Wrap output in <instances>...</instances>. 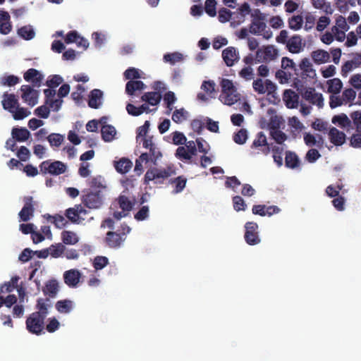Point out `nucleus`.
I'll use <instances>...</instances> for the list:
<instances>
[{"label": "nucleus", "mask_w": 361, "mask_h": 361, "mask_svg": "<svg viewBox=\"0 0 361 361\" xmlns=\"http://www.w3.org/2000/svg\"><path fill=\"white\" fill-rule=\"evenodd\" d=\"M18 34L25 40H30L35 35V31L30 25H25L21 27L18 30Z\"/></svg>", "instance_id": "43"}, {"label": "nucleus", "mask_w": 361, "mask_h": 361, "mask_svg": "<svg viewBox=\"0 0 361 361\" xmlns=\"http://www.w3.org/2000/svg\"><path fill=\"white\" fill-rule=\"evenodd\" d=\"M16 155L20 161H26L30 157V152L26 147L21 146L18 150Z\"/></svg>", "instance_id": "64"}, {"label": "nucleus", "mask_w": 361, "mask_h": 361, "mask_svg": "<svg viewBox=\"0 0 361 361\" xmlns=\"http://www.w3.org/2000/svg\"><path fill=\"white\" fill-rule=\"evenodd\" d=\"M330 142L336 146H341L345 142V134L338 130L336 128L332 127L329 131Z\"/></svg>", "instance_id": "23"}, {"label": "nucleus", "mask_w": 361, "mask_h": 361, "mask_svg": "<svg viewBox=\"0 0 361 361\" xmlns=\"http://www.w3.org/2000/svg\"><path fill=\"white\" fill-rule=\"evenodd\" d=\"M124 77L127 80H137L140 78L138 69L135 68H129L124 72Z\"/></svg>", "instance_id": "59"}, {"label": "nucleus", "mask_w": 361, "mask_h": 361, "mask_svg": "<svg viewBox=\"0 0 361 361\" xmlns=\"http://www.w3.org/2000/svg\"><path fill=\"white\" fill-rule=\"evenodd\" d=\"M20 81V78L13 75H5L1 78V85L4 86H14Z\"/></svg>", "instance_id": "52"}, {"label": "nucleus", "mask_w": 361, "mask_h": 361, "mask_svg": "<svg viewBox=\"0 0 361 361\" xmlns=\"http://www.w3.org/2000/svg\"><path fill=\"white\" fill-rule=\"evenodd\" d=\"M133 163L128 158H121L120 160L114 162L116 170L122 174L126 173L132 168Z\"/></svg>", "instance_id": "37"}, {"label": "nucleus", "mask_w": 361, "mask_h": 361, "mask_svg": "<svg viewBox=\"0 0 361 361\" xmlns=\"http://www.w3.org/2000/svg\"><path fill=\"white\" fill-rule=\"evenodd\" d=\"M288 49L293 54H298L302 50V39L300 36L292 37L286 44Z\"/></svg>", "instance_id": "36"}, {"label": "nucleus", "mask_w": 361, "mask_h": 361, "mask_svg": "<svg viewBox=\"0 0 361 361\" xmlns=\"http://www.w3.org/2000/svg\"><path fill=\"white\" fill-rule=\"evenodd\" d=\"M88 212L81 204H75L73 207L66 210L65 215L73 224H81L85 220Z\"/></svg>", "instance_id": "8"}, {"label": "nucleus", "mask_w": 361, "mask_h": 361, "mask_svg": "<svg viewBox=\"0 0 361 361\" xmlns=\"http://www.w3.org/2000/svg\"><path fill=\"white\" fill-rule=\"evenodd\" d=\"M331 122L341 128L345 129L348 133L350 132V130L354 129L352 121L343 113L334 116Z\"/></svg>", "instance_id": "19"}, {"label": "nucleus", "mask_w": 361, "mask_h": 361, "mask_svg": "<svg viewBox=\"0 0 361 361\" xmlns=\"http://www.w3.org/2000/svg\"><path fill=\"white\" fill-rule=\"evenodd\" d=\"M63 80L59 75H51L46 82V85L49 87L54 89L63 82Z\"/></svg>", "instance_id": "57"}, {"label": "nucleus", "mask_w": 361, "mask_h": 361, "mask_svg": "<svg viewBox=\"0 0 361 361\" xmlns=\"http://www.w3.org/2000/svg\"><path fill=\"white\" fill-rule=\"evenodd\" d=\"M311 56L314 62L317 64L324 63L330 60L329 53L323 49H318L312 51Z\"/></svg>", "instance_id": "33"}, {"label": "nucleus", "mask_w": 361, "mask_h": 361, "mask_svg": "<svg viewBox=\"0 0 361 361\" xmlns=\"http://www.w3.org/2000/svg\"><path fill=\"white\" fill-rule=\"evenodd\" d=\"M149 153L145 152L142 153L140 156V159L142 161H145L147 163L149 161L152 162L154 165L157 164V161L161 159L163 154L160 151L159 148L155 145L152 147L148 149Z\"/></svg>", "instance_id": "17"}, {"label": "nucleus", "mask_w": 361, "mask_h": 361, "mask_svg": "<svg viewBox=\"0 0 361 361\" xmlns=\"http://www.w3.org/2000/svg\"><path fill=\"white\" fill-rule=\"evenodd\" d=\"M176 173V169L173 164H168L164 168L152 167L145 175V182L148 183L154 181L156 184H162L168 178Z\"/></svg>", "instance_id": "1"}, {"label": "nucleus", "mask_w": 361, "mask_h": 361, "mask_svg": "<svg viewBox=\"0 0 361 361\" xmlns=\"http://www.w3.org/2000/svg\"><path fill=\"white\" fill-rule=\"evenodd\" d=\"M303 18L301 16H293L288 20V26L291 30H298L302 27Z\"/></svg>", "instance_id": "50"}, {"label": "nucleus", "mask_w": 361, "mask_h": 361, "mask_svg": "<svg viewBox=\"0 0 361 361\" xmlns=\"http://www.w3.org/2000/svg\"><path fill=\"white\" fill-rule=\"evenodd\" d=\"M300 161L295 152L286 151L285 156V166L287 168L295 169L300 166Z\"/></svg>", "instance_id": "31"}, {"label": "nucleus", "mask_w": 361, "mask_h": 361, "mask_svg": "<svg viewBox=\"0 0 361 361\" xmlns=\"http://www.w3.org/2000/svg\"><path fill=\"white\" fill-rule=\"evenodd\" d=\"M81 200L86 207L97 209L104 204V196L100 190H88L82 195Z\"/></svg>", "instance_id": "5"}, {"label": "nucleus", "mask_w": 361, "mask_h": 361, "mask_svg": "<svg viewBox=\"0 0 361 361\" xmlns=\"http://www.w3.org/2000/svg\"><path fill=\"white\" fill-rule=\"evenodd\" d=\"M188 117V112L185 111L183 108L180 109H176L173 111L172 114V120L176 123H180L184 121H186Z\"/></svg>", "instance_id": "47"}, {"label": "nucleus", "mask_w": 361, "mask_h": 361, "mask_svg": "<svg viewBox=\"0 0 361 361\" xmlns=\"http://www.w3.org/2000/svg\"><path fill=\"white\" fill-rule=\"evenodd\" d=\"M149 216V207L142 206L139 211L134 215V218L137 221H144Z\"/></svg>", "instance_id": "62"}, {"label": "nucleus", "mask_w": 361, "mask_h": 361, "mask_svg": "<svg viewBox=\"0 0 361 361\" xmlns=\"http://www.w3.org/2000/svg\"><path fill=\"white\" fill-rule=\"evenodd\" d=\"M103 92L99 89H94L89 95L88 106L92 109H98L102 104Z\"/></svg>", "instance_id": "25"}, {"label": "nucleus", "mask_w": 361, "mask_h": 361, "mask_svg": "<svg viewBox=\"0 0 361 361\" xmlns=\"http://www.w3.org/2000/svg\"><path fill=\"white\" fill-rule=\"evenodd\" d=\"M222 58L226 65L228 67L233 66L235 62L239 59L238 53L233 47H228L223 50Z\"/></svg>", "instance_id": "20"}, {"label": "nucleus", "mask_w": 361, "mask_h": 361, "mask_svg": "<svg viewBox=\"0 0 361 361\" xmlns=\"http://www.w3.org/2000/svg\"><path fill=\"white\" fill-rule=\"evenodd\" d=\"M232 14L233 13L230 10L226 8H222L219 11V20L221 23L228 22L231 20Z\"/></svg>", "instance_id": "61"}, {"label": "nucleus", "mask_w": 361, "mask_h": 361, "mask_svg": "<svg viewBox=\"0 0 361 361\" xmlns=\"http://www.w3.org/2000/svg\"><path fill=\"white\" fill-rule=\"evenodd\" d=\"M328 92L333 94H338L341 92L343 83L339 78H334L327 81Z\"/></svg>", "instance_id": "40"}, {"label": "nucleus", "mask_w": 361, "mask_h": 361, "mask_svg": "<svg viewBox=\"0 0 361 361\" xmlns=\"http://www.w3.org/2000/svg\"><path fill=\"white\" fill-rule=\"evenodd\" d=\"M39 169L42 174L49 173L53 176H59L65 173L66 165L60 161L51 162L50 160H47L39 164Z\"/></svg>", "instance_id": "6"}, {"label": "nucleus", "mask_w": 361, "mask_h": 361, "mask_svg": "<svg viewBox=\"0 0 361 361\" xmlns=\"http://www.w3.org/2000/svg\"><path fill=\"white\" fill-rule=\"evenodd\" d=\"M252 87L254 90L258 94H267L269 100L273 103L278 99L276 95V85L270 80L264 81L261 78L255 80L252 82Z\"/></svg>", "instance_id": "4"}, {"label": "nucleus", "mask_w": 361, "mask_h": 361, "mask_svg": "<svg viewBox=\"0 0 361 361\" xmlns=\"http://www.w3.org/2000/svg\"><path fill=\"white\" fill-rule=\"evenodd\" d=\"M11 114L15 120H23L30 114V111L26 108L20 107L18 105Z\"/></svg>", "instance_id": "51"}, {"label": "nucleus", "mask_w": 361, "mask_h": 361, "mask_svg": "<svg viewBox=\"0 0 361 361\" xmlns=\"http://www.w3.org/2000/svg\"><path fill=\"white\" fill-rule=\"evenodd\" d=\"M270 135L279 145L283 144L287 140V135L276 127L271 128Z\"/></svg>", "instance_id": "39"}, {"label": "nucleus", "mask_w": 361, "mask_h": 361, "mask_svg": "<svg viewBox=\"0 0 361 361\" xmlns=\"http://www.w3.org/2000/svg\"><path fill=\"white\" fill-rule=\"evenodd\" d=\"M279 55L278 50L273 45L264 46L256 51L255 61L261 62H269L275 60Z\"/></svg>", "instance_id": "9"}, {"label": "nucleus", "mask_w": 361, "mask_h": 361, "mask_svg": "<svg viewBox=\"0 0 361 361\" xmlns=\"http://www.w3.org/2000/svg\"><path fill=\"white\" fill-rule=\"evenodd\" d=\"M255 13L259 14L257 18V19L253 20L250 27V32L254 35H257L264 31L267 27L266 24L261 21L264 20L263 14L258 9L255 11Z\"/></svg>", "instance_id": "24"}, {"label": "nucleus", "mask_w": 361, "mask_h": 361, "mask_svg": "<svg viewBox=\"0 0 361 361\" xmlns=\"http://www.w3.org/2000/svg\"><path fill=\"white\" fill-rule=\"evenodd\" d=\"M299 69L301 73L298 75L302 80L310 81L316 77V71L312 67V64L307 58L301 60L299 64Z\"/></svg>", "instance_id": "13"}, {"label": "nucleus", "mask_w": 361, "mask_h": 361, "mask_svg": "<svg viewBox=\"0 0 361 361\" xmlns=\"http://www.w3.org/2000/svg\"><path fill=\"white\" fill-rule=\"evenodd\" d=\"M116 202L121 210L129 213L136 203V197L129 191L123 190L116 199Z\"/></svg>", "instance_id": "10"}, {"label": "nucleus", "mask_w": 361, "mask_h": 361, "mask_svg": "<svg viewBox=\"0 0 361 361\" xmlns=\"http://www.w3.org/2000/svg\"><path fill=\"white\" fill-rule=\"evenodd\" d=\"M25 80L32 83L33 86L39 87L43 80V75L35 68L28 69L23 75Z\"/></svg>", "instance_id": "22"}, {"label": "nucleus", "mask_w": 361, "mask_h": 361, "mask_svg": "<svg viewBox=\"0 0 361 361\" xmlns=\"http://www.w3.org/2000/svg\"><path fill=\"white\" fill-rule=\"evenodd\" d=\"M20 280L18 276H13L9 281L4 282L0 286V294L1 293H9L17 288L18 283Z\"/></svg>", "instance_id": "34"}, {"label": "nucleus", "mask_w": 361, "mask_h": 361, "mask_svg": "<svg viewBox=\"0 0 361 361\" xmlns=\"http://www.w3.org/2000/svg\"><path fill=\"white\" fill-rule=\"evenodd\" d=\"M47 140L51 147H59L64 140V136L59 133H51L47 137Z\"/></svg>", "instance_id": "49"}, {"label": "nucleus", "mask_w": 361, "mask_h": 361, "mask_svg": "<svg viewBox=\"0 0 361 361\" xmlns=\"http://www.w3.org/2000/svg\"><path fill=\"white\" fill-rule=\"evenodd\" d=\"M24 206L19 212V217L23 221H27L33 216L35 208L33 198L31 196H26L23 199Z\"/></svg>", "instance_id": "16"}, {"label": "nucleus", "mask_w": 361, "mask_h": 361, "mask_svg": "<svg viewBox=\"0 0 361 361\" xmlns=\"http://www.w3.org/2000/svg\"><path fill=\"white\" fill-rule=\"evenodd\" d=\"M81 273L78 269H70L64 272V283L71 288H75L78 286L81 278Z\"/></svg>", "instance_id": "18"}, {"label": "nucleus", "mask_w": 361, "mask_h": 361, "mask_svg": "<svg viewBox=\"0 0 361 361\" xmlns=\"http://www.w3.org/2000/svg\"><path fill=\"white\" fill-rule=\"evenodd\" d=\"M44 320L45 319L43 317L32 312L27 317L25 321L26 329L30 333L39 336L44 331Z\"/></svg>", "instance_id": "7"}, {"label": "nucleus", "mask_w": 361, "mask_h": 361, "mask_svg": "<svg viewBox=\"0 0 361 361\" xmlns=\"http://www.w3.org/2000/svg\"><path fill=\"white\" fill-rule=\"evenodd\" d=\"M283 97L288 108H295L298 106L299 97L293 90H286Z\"/></svg>", "instance_id": "29"}, {"label": "nucleus", "mask_w": 361, "mask_h": 361, "mask_svg": "<svg viewBox=\"0 0 361 361\" xmlns=\"http://www.w3.org/2000/svg\"><path fill=\"white\" fill-rule=\"evenodd\" d=\"M353 126H355L357 132H361V111H355L350 114Z\"/></svg>", "instance_id": "53"}, {"label": "nucleus", "mask_w": 361, "mask_h": 361, "mask_svg": "<svg viewBox=\"0 0 361 361\" xmlns=\"http://www.w3.org/2000/svg\"><path fill=\"white\" fill-rule=\"evenodd\" d=\"M131 228L123 223L116 231H108L105 238V243L111 248H118L123 243L127 235Z\"/></svg>", "instance_id": "2"}, {"label": "nucleus", "mask_w": 361, "mask_h": 361, "mask_svg": "<svg viewBox=\"0 0 361 361\" xmlns=\"http://www.w3.org/2000/svg\"><path fill=\"white\" fill-rule=\"evenodd\" d=\"M161 98L162 96L161 94V92H148L144 93L141 96V100L142 102H145L152 106H156L159 104V102H161Z\"/></svg>", "instance_id": "28"}, {"label": "nucleus", "mask_w": 361, "mask_h": 361, "mask_svg": "<svg viewBox=\"0 0 361 361\" xmlns=\"http://www.w3.org/2000/svg\"><path fill=\"white\" fill-rule=\"evenodd\" d=\"M109 264V259L106 257L97 256L93 261V267L96 270H100L104 268Z\"/></svg>", "instance_id": "55"}, {"label": "nucleus", "mask_w": 361, "mask_h": 361, "mask_svg": "<svg viewBox=\"0 0 361 361\" xmlns=\"http://www.w3.org/2000/svg\"><path fill=\"white\" fill-rule=\"evenodd\" d=\"M302 98L312 105L319 108L324 106V98L322 94L317 92L314 87H307L302 92Z\"/></svg>", "instance_id": "12"}, {"label": "nucleus", "mask_w": 361, "mask_h": 361, "mask_svg": "<svg viewBox=\"0 0 361 361\" xmlns=\"http://www.w3.org/2000/svg\"><path fill=\"white\" fill-rule=\"evenodd\" d=\"M163 59L164 62L174 65L177 62L182 61L183 56L179 52L168 53L164 55Z\"/></svg>", "instance_id": "48"}, {"label": "nucleus", "mask_w": 361, "mask_h": 361, "mask_svg": "<svg viewBox=\"0 0 361 361\" xmlns=\"http://www.w3.org/2000/svg\"><path fill=\"white\" fill-rule=\"evenodd\" d=\"M49 255L54 258H58L66 251V247L62 243L51 245L49 248Z\"/></svg>", "instance_id": "46"}, {"label": "nucleus", "mask_w": 361, "mask_h": 361, "mask_svg": "<svg viewBox=\"0 0 361 361\" xmlns=\"http://www.w3.org/2000/svg\"><path fill=\"white\" fill-rule=\"evenodd\" d=\"M61 239L64 244L75 245L78 242V237L77 235L69 231H64L61 233Z\"/></svg>", "instance_id": "42"}, {"label": "nucleus", "mask_w": 361, "mask_h": 361, "mask_svg": "<svg viewBox=\"0 0 361 361\" xmlns=\"http://www.w3.org/2000/svg\"><path fill=\"white\" fill-rule=\"evenodd\" d=\"M312 4L315 8L321 9L326 14H331L333 9L329 2L325 0H312Z\"/></svg>", "instance_id": "44"}, {"label": "nucleus", "mask_w": 361, "mask_h": 361, "mask_svg": "<svg viewBox=\"0 0 361 361\" xmlns=\"http://www.w3.org/2000/svg\"><path fill=\"white\" fill-rule=\"evenodd\" d=\"M59 287L57 281L51 279L46 283L42 291L45 295H48L49 298H54L59 291Z\"/></svg>", "instance_id": "32"}, {"label": "nucleus", "mask_w": 361, "mask_h": 361, "mask_svg": "<svg viewBox=\"0 0 361 361\" xmlns=\"http://www.w3.org/2000/svg\"><path fill=\"white\" fill-rule=\"evenodd\" d=\"M233 208L236 212L245 211L247 205L244 200L239 195L233 197Z\"/></svg>", "instance_id": "56"}, {"label": "nucleus", "mask_w": 361, "mask_h": 361, "mask_svg": "<svg viewBox=\"0 0 361 361\" xmlns=\"http://www.w3.org/2000/svg\"><path fill=\"white\" fill-rule=\"evenodd\" d=\"M11 136L17 142H25L30 137V133L25 128L14 127L11 130Z\"/></svg>", "instance_id": "27"}, {"label": "nucleus", "mask_w": 361, "mask_h": 361, "mask_svg": "<svg viewBox=\"0 0 361 361\" xmlns=\"http://www.w3.org/2000/svg\"><path fill=\"white\" fill-rule=\"evenodd\" d=\"M245 240L250 245H255L260 243V238L257 231L258 225L253 221H248L245 225Z\"/></svg>", "instance_id": "11"}, {"label": "nucleus", "mask_w": 361, "mask_h": 361, "mask_svg": "<svg viewBox=\"0 0 361 361\" xmlns=\"http://www.w3.org/2000/svg\"><path fill=\"white\" fill-rule=\"evenodd\" d=\"M116 133V129L111 125H105L102 127V137L105 142H111L114 140Z\"/></svg>", "instance_id": "38"}, {"label": "nucleus", "mask_w": 361, "mask_h": 361, "mask_svg": "<svg viewBox=\"0 0 361 361\" xmlns=\"http://www.w3.org/2000/svg\"><path fill=\"white\" fill-rule=\"evenodd\" d=\"M216 1L215 0H207L205 1V11L211 17L216 15Z\"/></svg>", "instance_id": "58"}, {"label": "nucleus", "mask_w": 361, "mask_h": 361, "mask_svg": "<svg viewBox=\"0 0 361 361\" xmlns=\"http://www.w3.org/2000/svg\"><path fill=\"white\" fill-rule=\"evenodd\" d=\"M247 139V130L244 128L239 130L233 135L234 142L238 145L244 144L246 142Z\"/></svg>", "instance_id": "54"}, {"label": "nucleus", "mask_w": 361, "mask_h": 361, "mask_svg": "<svg viewBox=\"0 0 361 361\" xmlns=\"http://www.w3.org/2000/svg\"><path fill=\"white\" fill-rule=\"evenodd\" d=\"M221 93L219 96L220 101L224 104L231 106L239 99L237 90L231 80L223 78L220 82Z\"/></svg>", "instance_id": "3"}, {"label": "nucleus", "mask_w": 361, "mask_h": 361, "mask_svg": "<svg viewBox=\"0 0 361 361\" xmlns=\"http://www.w3.org/2000/svg\"><path fill=\"white\" fill-rule=\"evenodd\" d=\"M55 306L58 312L66 314L73 309V302L70 300H61L56 302Z\"/></svg>", "instance_id": "41"}, {"label": "nucleus", "mask_w": 361, "mask_h": 361, "mask_svg": "<svg viewBox=\"0 0 361 361\" xmlns=\"http://www.w3.org/2000/svg\"><path fill=\"white\" fill-rule=\"evenodd\" d=\"M281 68L283 69H287V68H291L295 71V75H298L299 73H297L298 69L297 68L295 63L294 61L288 58V57H283L281 59Z\"/></svg>", "instance_id": "60"}, {"label": "nucleus", "mask_w": 361, "mask_h": 361, "mask_svg": "<svg viewBox=\"0 0 361 361\" xmlns=\"http://www.w3.org/2000/svg\"><path fill=\"white\" fill-rule=\"evenodd\" d=\"M251 148L260 151L264 155H268L271 151L267 137L263 132H259L253 140Z\"/></svg>", "instance_id": "14"}, {"label": "nucleus", "mask_w": 361, "mask_h": 361, "mask_svg": "<svg viewBox=\"0 0 361 361\" xmlns=\"http://www.w3.org/2000/svg\"><path fill=\"white\" fill-rule=\"evenodd\" d=\"M23 92L21 97L25 102L30 106H34L37 104L39 92L37 90H34L30 85H24L20 87Z\"/></svg>", "instance_id": "15"}, {"label": "nucleus", "mask_w": 361, "mask_h": 361, "mask_svg": "<svg viewBox=\"0 0 361 361\" xmlns=\"http://www.w3.org/2000/svg\"><path fill=\"white\" fill-rule=\"evenodd\" d=\"M51 306L49 298H39L37 301L36 308L37 311L33 312L39 317L46 319L49 311L48 308Z\"/></svg>", "instance_id": "26"}, {"label": "nucleus", "mask_w": 361, "mask_h": 361, "mask_svg": "<svg viewBox=\"0 0 361 361\" xmlns=\"http://www.w3.org/2000/svg\"><path fill=\"white\" fill-rule=\"evenodd\" d=\"M175 156L178 159L185 162H190L192 157L183 146H179L177 148Z\"/></svg>", "instance_id": "45"}, {"label": "nucleus", "mask_w": 361, "mask_h": 361, "mask_svg": "<svg viewBox=\"0 0 361 361\" xmlns=\"http://www.w3.org/2000/svg\"><path fill=\"white\" fill-rule=\"evenodd\" d=\"M145 88V84L141 80H129L126 85V92L132 96L135 91L143 90Z\"/></svg>", "instance_id": "35"}, {"label": "nucleus", "mask_w": 361, "mask_h": 361, "mask_svg": "<svg viewBox=\"0 0 361 361\" xmlns=\"http://www.w3.org/2000/svg\"><path fill=\"white\" fill-rule=\"evenodd\" d=\"M3 108L9 111L13 112L14 109L19 105L18 100L14 94H8L5 92L3 94V100L1 101Z\"/></svg>", "instance_id": "21"}, {"label": "nucleus", "mask_w": 361, "mask_h": 361, "mask_svg": "<svg viewBox=\"0 0 361 361\" xmlns=\"http://www.w3.org/2000/svg\"><path fill=\"white\" fill-rule=\"evenodd\" d=\"M187 178L184 176H179L174 178H171L169 183L173 186V193L178 194L181 192L186 186Z\"/></svg>", "instance_id": "30"}, {"label": "nucleus", "mask_w": 361, "mask_h": 361, "mask_svg": "<svg viewBox=\"0 0 361 361\" xmlns=\"http://www.w3.org/2000/svg\"><path fill=\"white\" fill-rule=\"evenodd\" d=\"M239 75L246 80H250L254 78L255 74L252 68L249 66L241 69Z\"/></svg>", "instance_id": "63"}]
</instances>
